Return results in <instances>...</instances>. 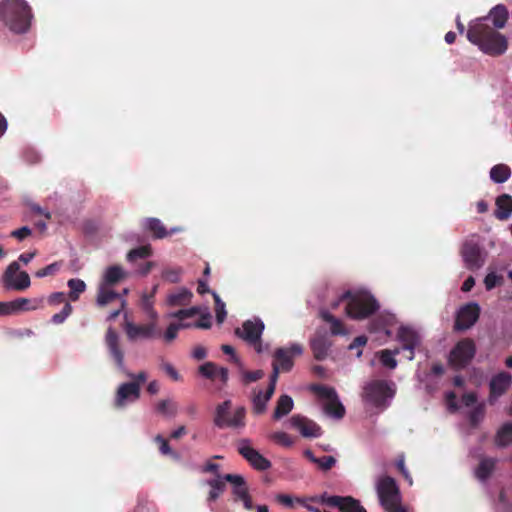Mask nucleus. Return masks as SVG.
Here are the masks:
<instances>
[{"label": "nucleus", "mask_w": 512, "mask_h": 512, "mask_svg": "<svg viewBox=\"0 0 512 512\" xmlns=\"http://www.w3.org/2000/svg\"><path fill=\"white\" fill-rule=\"evenodd\" d=\"M462 402L465 406L471 407L477 402V395L474 392L465 393L462 396Z\"/></svg>", "instance_id": "63"}, {"label": "nucleus", "mask_w": 512, "mask_h": 512, "mask_svg": "<svg viewBox=\"0 0 512 512\" xmlns=\"http://www.w3.org/2000/svg\"><path fill=\"white\" fill-rule=\"evenodd\" d=\"M497 209L494 212L498 220H507L512 214V196L502 194L496 199Z\"/></svg>", "instance_id": "27"}, {"label": "nucleus", "mask_w": 512, "mask_h": 512, "mask_svg": "<svg viewBox=\"0 0 512 512\" xmlns=\"http://www.w3.org/2000/svg\"><path fill=\"white\" fill-rule=\"evenodd\" d=\"M201 309L198 306H193L188 309H180L176 312L169 314V317L176 318L180 322L177 323L179 329H188L194 327V323L185 322L187 318H192L200 313Z\"/></svg>", "instance_id": "28"}, {"label": "nucleus", "mask_w": 512, "mask_h": 512, "mask_svg": "<svg viewBox=\"0 0 512 512\" xmlns=\"http://www.w3.org/2000/svg\"><path fill=\"white\" fill-rule=\"evenodd\" d=\"M290 424L297 429L303 437H319L322 435L321 427L314 421L301 416L293 415L290 418Z\"/></svg>", "instance_id": "18"}, {"label": "nucleus", "mask_w": 512, "mask_h": 512, "mask_svg": "<svg viewBox=\"0 0 512 512\" xmlns=\"http://www.w3.org/2000/svg\"><path fill=\"white\" fill-rule=\"evenodd\" d=\"M511 176V169L506 164L494 165L490 170V178L495 183H504Z\"/></svg>", "instance_id": "36"}, {"label": "nucleus", "mask_w": 512, "mask_h": 512, "mask_svg": "<svg viewBox=\"0 0 512 512\" xmlns=\"http://www.w3.org/2000/svg\"><path fill=\"white\" fill-rule=\"evenodd\" d=\"M398 340L402 343V349L409 352L407 358L414 359L415 348L420 344V337L416 331L408 327H400L397 333Z\"/></svg>", "instance_id": "22"}, {"label": "nucleus", "mask_w": 512, "mask_h": 512, "mask_svg": "<svg viewBox=\"0 0 512 512\" xmlns=\"http://www.w3.org/2000/svg\"><path fill=\"white\" fill-rule=\"evenodd\" d=\"M330 346L331 343L323 335H318L314 337L310 342V347L313 352V356L318 361H322L327 357Z\"/></svg>", "instance_id": "26"}, {"label": "nucleus", "mask_w": 512, "mask_h": 512, "mask_svg": "<svg viewBox=\"0 0 512 512\" xmlns=\"http://www.w3.org/2000/svg\"><path fill=\"white\" fill-rule=\"evenodd\" d=\"M303 353V348L299 344H292L288 348H277L273 354L272 373H276V382L280 372H289L294 365L293 358Z\"/></svg>", "instance_id": "10"}, {"label": "nucleus", "mask_w": 512, "mask_h": 512, "mask_svg": "<svg viewBox=\"0 0 512 512\" xmlns=\"http://www.w3.org/2000/svg\"><path fill=\"white\" fill-rule=\"evenodd\" d=\"M68 287L70 288L69 298L72 301H77L81 293L86 289V284L81 279H70L68 281Z\"/></svg>", "instance_id": "40"}, {"label": "nucleus", "mask_w": 512, "mask_h": 512, "mask_svg": "<svg viewBox=\"0 0 512 512\" xmlns=\"http://www.w3.org/2000/svg\"><path fill=\"white\" fill-rule=\"evenodd\" d=\"M396 467H397L398 471L402 474L404 479L408 482V484L412 485L413 480H412V477H411L409 471L407 470V468L405 466V457L403 454L397 458Z\"/></svg>", "instance_id": "49"}, {"label": "nucleus", "mask_w": 512, "mask_h": 512, "mask_svg": "<svg viewBox=\"0 0 512 512\" xmlns=\"http://www.w3.org/2000/svg\"><path fill=\"white\" fill-rule=\"evenodd\" d=\"M145 228L146 230L151 232L153 237L156 239H163L167 237L169 234L180 231V228H172L170 232L167 231L166 227L160 221V219L154 217L147 218L145 220Z\"/></svg>", "instance_id": "25"}, {"label": "nucleus", "mask_w": 512, "mask_h": 512, "mask_svg": "<svg viewBox=\"0 0 512 512\" xmlns=\"http://www.w3.org/2000/svg\"><path fill=\"white\" fill-rule=\"evenodd\" d=\"M222 479L224 482L227 481L231 483L233 487H238L246 483L244 477L238 474H226Z\"/></svg>", "instance_id": "55"}, {"label": "nucleus", "mask_w": 512, "mask_h": 512, "mask_svg": "<svg viewBox=\"0 0 512 512\" xmlns=\"http://www.w3.org/2000/svg\"><path fill=\"white\" fill-rule=\"evenodd\" d=\"M376 489L380 503L386 511L401 504L399 487L391 476L381 477L377 482Z\"/></svg>", "instance_id": "9"}, {"label": "nucleus", "mask_w": 512, "mask_h": 512, "mask_svg": "<svg viewBox=\"0 0 512 512\" xmlns=\"http://www.w3.org/2000/svg\"><path fill=\"white\" fill-rule=\"evenodd\" d=\"M193 293L187 288H179L168 294L166 304L170 307H183L191 303Z\"/></svg>", "instance_id": "24"}, {"label": "nucleus", "mask_w": 512, "mask_h": 512, "mask_svg": "<svg viewBox=\"0 0 512 512\" xmlns=\"http://www.w3.org/2000/svg\"><path fill=\"white\" fill-rule=\"evenodd\" d=\"M233 494L236 500H242L246 495H248L249 491L246 483L238 487H233Z\"/></svg>", "instance_id": "62"}, {"label": "nucleus", "mask_w": 512, "mask_h": 512, "mask_svg": "<svg viewBox=\"0 0 512 512\" xmlns=\"http://www.w3.org/2000/svg\"><path fill=\"white\" fill-rule=\"evenodd\" d=\"M480 306L475 302H470L462 307L457 312L454 329L457 331H465L471 328L479 319Z\"/></svg>", "instance_id": "16"}, {"label": "nucleus", "mask_w": 512, "mask_h": 512, "mask_svg": "<svg viewBox=\"0 0 512 512\" xmlns=\"http://www.w3.org/2000/svg\"><path fill=\"white\" fill-rule=\"evenodd\" d=\"M151 254H152L151 246L144 245V246H140V247L130 250L129 253L127 254V259L129 261H135L137 259H145V258H148L149 256H151Z\"/></svg>", "instance_id": "42"}, {"label": "nucleus", "mask_w": 512, "mask_h": 512, "mask_svg": "<svg viewBox=\"0 0 512 512\" xmlns=\"http://www.w3.org/2000/svg\"><path fill=\"white\" fill-rule=\"evenodd\" d=\"M509 17L508 9L505 5L498 4L494 8L491 9L489 16L485 17L487 19H491L495 29L504 28Z\"/></svg>", "instance_id": "30"}, {"label": "nucleus", "mask_w": 512, "mask_h": 512, "mask_svg": "<svg viewBox=\"0 0 512 512\" xmlns=\"http://www.w3.org/2000/svg\"><path fill=\"white\" fill-rule=\"evenodd\" d=\"M105 343L108 348L110 356L114 359L117 367L121 370L124 369V352L120 347L119 336L117 332L109 328L106 332Z\"/></svg>", "instance_id": "21"}, {"label": "nucleus", "mask_w": 512, "mask_h": 512, "mask_svg": "<svg viewBox=\"0 0 512 512\" xmlns=\"http://www.w3.org/2000/svg\"><path fill=\"white\" fill-rule=\"evenodd\" d=\"M502 280V277L501 276H498L496 275L495 273L491 272V273H488L485 278H484V284H485V288L487 290H492L493 288H495L498 284H500Z\"/></svg>", "instance_id": "53"}, {"label": "nucleus", "mask_w": 512, "mask_h": 512, "mask_svg": "<svg viewBox=\"0 0 512 512\" xmlns=\"http://www.w3.org/2000/svg\"><path fill=\"white\" fill-rule=\"evenodd\" d=\"M48 302L50 305H58L61 303L65 304V302H66L65 293H63V292L52 293L48 298Z\"/></svg>", "instance_id": "60"}, {"label": "nucleus", "mask_w": 512, "mask_h": 512, "mask_svg": "<svg viewBox=\"0 0 512 512\" xmlns=\"http://www.w3.org/2000/svg\"><path fill=\"white\" fill-rule=\"evenodd\" d=\"M485 415V405L483 403L478 404L472 411L469 413V422L472 427H477L479 423L483 420Z\"/></svg>", "instance_id": "43"}, {"label": "nucleus", "mask_w": 512, "mask_h": 512, "mask_svg": "<svg viewBox=\"0 0 512 512\" xmlns=\"http://www.w3.org/2000/svg\"><path fill=\"white\" fill-rule=\"evenodd\" d=\"M294 402L289 395H281L277 400L276 407L274 409L273 418L279 420L282 417L288 415L293 409Z\"/></svg>", "instance_id": "31"}, {"label": "nucleus", "mask_w": 512, "mask_h": 512, "mask_svg": "<svg viewBox=\"0 0 512 512\" xmlns=\"http://www.w3.org/2000/svg\"><path fill=\"white\" fill-rule=\"evenodd\" d=\"M42 304V300L24 297L8 302H0V316L16 315L21 312L34 311Z\"/></svg>", "instance_id": "15"}, {"label": "nucleus", "mask_w": 512, "mask_h": 512, "mask_svg": "<svg viewBox=\"0 0 512 512\" xmlns=\"http://www.w3.org/2000/svg\"><path fill=\"white\" fill-rule=\"evenodd\" d=\"M399 352V348H396L394 350L384 349L380 351V362L385 367L395 369L397 366V361L395 360L394 357L395 355L399 354Z\"/></svg>", "instance_id": "39"}, {"label": "nucleus", "mask_w": 512, "mask_h": 512, "mask_svg": "<svg viewBox=\"0 0 512 512\" xmlns=\"http://www.w3.org/2000/svg\"><path fill=\"white\" fill-rule=\"evenodd\" d=\"M512 443V423H504L497 431L495 444L498 447H506Z\"/></svg>", "instance_id": "34"}, {"label": "nucleus", "mask_w": 512, "mask_h": 512, "mask_svg": "<svg viewBox=\"0 0 512 512\" xmlns=\"http://www.w3.org/2000/svg\"><path fill=\"white\" fill-rule=\"evenodd\" d=\"M125 277V272L122 267L118 265L110 266L106 269L103 279L100 284L106 286H113L119 283Z\"/></svg>", "instance_id": "32"}, {"label": "nucleus", "mask_w": 512, "mask_h": 512, "mask_svg": "<svg viewBox=\"0 0 512 512\" xmlns=\"http://www.w3.org/2000/svg\"><path fill=\"white\" fill-rule=\"evenodd\" d=\"M276 371L275 373H271L270 380L266 392L263 393L259 390L255 393L252 403H253V412L257 415L263 414L266 411L267 403L272 398L275 388H276Z\"/></svg>", "instance_id": "20"}, {"label": "nucleus", "mask_w": 512, "mask_h": 512, "mask_svg": "<svg viewBox=\"0 0 512 512\" xmlns=\"http://www.w3.org/2000/svg\"><path fill=\"white\" fill-rule=\"evenodd\" d=\"M237 451L255 470L266 471L272 466L270 460L252 447L249 439L239 440Z\"/></svg>", "instance_id": "14"}, {"label": "nucleus", "mask_w": 512, "mask_h": 512, "mask_svg": "<svg viewBox=\"0 0 512 512\" xmlns=\"http://www.w3.org/2000/svg\"><path fill=\"white\" fill-rule=\"evenodd\" d=\"M309 500L338 508L340 512H367L360 502L351 496H337L324 493L321 496L310 497Z\"/></svg>", "instance_id": "11"}, {"label": "nucleus", "mask_w": 512, "mask_h": 512, "mask_svg": "<svg viewBox=\"0 0 512 512\" xmlns=\"http://www.w3.org/2000/svg\"><path fill=\"white\" fill-rule=\"evenodd\" d=\"M476 354V345L473 339L464 338L458 341L448 356L449 365L455 370L465 369Z\"/></svg>", "instance_id": "7"}, {"label": "nucleus", "mask_w": 512, "mask_h": 512, "mask_svg": "<svg viewBox=\"0 0 512 512\" xmlns=\"http://www.w3.org/2000/svg\"><path fill=\"white\" fill-rule=\"evenodd\" d=\"M265 325L259 318L253 320H246L242 324V328H236L235 334L252 345L257 353H262L261 336Z\"/></svg>", "instance_id": "12"}, {"label": "nucleus", "mask_w": 512, "mask_h": 512, "mask_svg": "<svg viewBox=\"0 0 512 512\" xmlns=\"http://www.w3.org/2000/svg\"><path fill=\"white\" fill-rule=\"evenodd\" d=\"M219 367L213 362H206L199 367V373L210 380L217 378V372Z\"/></svg>", "instance_id": "45"}, {"label": "nucleus", "mask_w": 512, "mask_h": 512, "mask_svg": "<svg viewBox=\"0 0 512 512\" xmlns=\"http://www.w3.org/2000/svg\"><path fill=\"white\" fill-rule=\"evenodd\" d=\"M460 253L468 270H478L485 264L486 252L473 240L464 242Z\"/></svg>", "instance_id": "13"}, {"label": "nucleus", "mask_w": 512, "mask_h": 512, "mask_svg": "<svg viewBox=\"0 0 512 512\" xmlns=\"http://www.w3.org/2000/svg\"><path fill=\"white\" fill-rule=\"evenodd\" d=\"M315 464H317L320 470L326 472L335 466L336 459L333 456L318 457Z\"/></svg>", "instance_id": "48"}, {"label": "nucleus", "mask_w": 512, "mask_h": 512, "mask_svg": "<svg viewBox=\"0 0 512 512\" xmlns=\"http://www.w3.org/2000/svg\"><path fill=\"white\" fill-rule=\"evenodd\" d=\"M127 376L133 380V381H131V383L139 384V390H141V385L144 384L147 380V374L144 371H140L137 374L128 372Z\"/></svg>", "instance_id": "58"}, {"label": "nucleus", "mask_w": 512, "mask_h": 512, "mask_svg": "<svg viewBox=\"0 0 512 512\" xmlns=\"http://www.w3.org/2000/svg\"><path fill=\"white\" fill-rule=\"evenodd\" d=\"M152 297H153V295H150V296L145 295L143 297V308L150 314V316L152 318H156L157 313L155 312V310L152 307V304H153Z\"/></svg>", "instance_id": "61"}, {"label": "nucleus", "mask_w": 512, "mask_h": 512, "mask_svg": "<svg viewBox=\"0 0 512 512\" xmlns=\"http://www.w3.org/2000/svg\"><path fill=\"white\" fill-rule=\"evenodd\" d=\"M486 18H481L471 23L467 30V39L490 56L503 55L508 49L507 38L495 28L485 23Z\"/></svg>", "instance_id": "2"}, {"label": "nucleus", "mask_w": 512, "mask_h": 512, "mask_svg": "<svg viewBox=\"0 0 512 512\" xmlns=\"http://www.w3.org/2000/svg\"><path fill=\"white\" fill-rule=\"evenodd\" d=\"M32 234V230L28 226H23L19 229L13 230L10 236L16 238L19 241H23L25 238Z\"/></svg>", "instance_id": "54"}, {"label": "nucleus", "mask_w": 512, "mask_h": 512, "mask_svg": "<svg viewBox=\"0 0 512 512\" xmlns=\"http://www.w3.org/2000/svg\"><path fill=\"white\" fill-rule=\"evenodd\" d=\"M1 284L5 291H25L31 285L30 276L25 271H20L18 262L13 261L8 265L1 277Z\"/></svg>", "instance_id": "8"}, {"label": "nucleus", "mask_w": 512, "mask_h": 512, "mask_svg": "<svg viewBox=\"0 0 512 512\" xmlns=\"http://www.w3.org/2000/svg\"><path fill=\"white\" fill-rule=\"evenodd\" d=\"M395 394L392 385L386 380H372L363 389V398L376 408L384 409L388 406L387 400Z\"/></svg>", "instance_id": "6"}, {"label": "nucleus", "mask_w": 512, "mask_h": 512, "mask_svg": "<svg viewBox=\"0 0 512 512\" xmlns=\"http://www.w3.org/2000/svg\"><path fill=\"white\" fill-rule=\"evenodd\" d=\"M264 377L263 370L246 371L243 373V382L245 384L256 382Z\"/></svg>", "instance_id": "51"}, {"label": "nucleus", "mask_w": 512, "mask_h": 512, "mask_svg": "<svg viewBox=\"0 0 512 512\" xmlns=\"http://www.w3.org/2000/svg\"><path fill=\"white\" fill-rule=\"evenodd\" d=\"M161 369L166 373L167 376H169L173 381H180L182 380L181 375L178 373V371L175 369V367L168 363L164 362L161 364Z\"/></svg>", "instance_id": "52"}, {"label": "nucleus", "mask_w": 512, "mask_h": 512, "mask_svg": "<svg viewBox=\"0 0 512 512\" xmlns=\"http://www.w3.org/2000/svg\"><path fill=\"white\" fill-rule=\"evenodd\" d=\"M73 308L70 303L65 302L62 310L52 316L51 322L54 324H62L71 315Z\"/></svg>", "instance_id": "47"}, {"label": "nucleus", "mask_w": 512, "mask_h": 512, "mask_svg": "<svg viewBox=\"0 0 512 512\" xmlns=\"http://www.w3.org/2000/svg\"><path fill=\"white\" fill-rule=\"evenodd\" d=\"M0 19L11 31L25 33L31 24V8L25 0H5L0 3Z\"/></svg>", "instance_id": "3"}, {"label": "nucleus", "mask_w": 512, "mask_h": 512, "mask_svg": "<svg viewBox=\"0 0 512 512\" xmlns=\"http://www.w3.org/2000/svg\"><path fill=\"white\" fill-rule=\"evenodd\" d=\"M211 327V315L203 314L200 319L194 322V328L209 329Z\"/></svg>", "instance_id": "57"}, {"label": "nucleus", "mask_w": 512, "mask_h": 512, "mask_svg": "<svg viewBox=\"0 0 512 512\" xmlns=\"http://www.w3.org/2000/svg\"><path fill=\"white\" fill-rule=\"evenodd\" d=\"M344 300H347L345 306L347 316L355 320L370 317L380 307L376 298L370 292L364 290L356 292L347 291L340 297V301Z\"/></svg>", "instance_id": "4"}, {"label": "nucleus", "mask_w": 512, "mask_h": 512, "mask_svg": "<svg viewBox=\"0 0 512 512\" xmlns=\"http://www.w3.org/2000/svg\"><path fill=\"white\" fill-rule=\"evenodd\" d=\"M486 18H481L471 23L467 30V39L490 56L503 55L508 49L507 38L495 28L485 23Z\"/></svg>", "instance_id": "1"}, {"label": "nucleus", "mask_w": 512, "mask_h": 512, "mask_svg": "<svg viewBox=\"0 0 512 512\" xmlns=\"http://www.w3.org/2000/svg\"><path fill=\"white\" fill-rule=\"evenodd\" d=\"M179 327L177 325V323H171L166 331H165V334H164V339L166 342H171L173 341L176 337H177V334H178V331H179Z\"/></svg>", "instance_id": "56"}, {"label": "nucleus", "mask_w": 512, "mask_h": 512, "mask_svg": "<svg viewBox=\"0 0 512 512\" xmlns=\"http://www.w3.org/2000/svg\"><path fill=\"white\" fill-rule=\"evenodd\" d=\"M320 316L325 322L330 323V331L333 335L345 334V328L342 321L333 316L329 311H321Z\"/></svg>", "instance_id": "37"}, {"label": "nucleus", "mask_w": 512, "mask_h": 512, "mask_svg": "<svg viewBox=\"0 0 512 512\" xmlns=\"http://www.w3.org/2000/svg\"><path fill=\"white\" fill-rule=\"evenodd\" d=\"M56 267H57V265L55 263L47 265L46 267L38 270L36 272V276L39 277V278H42V277L51 275L56 270Z\"/></svg>", "instance_id": "64"}, {"label": "nucleus", "mask_w": 512, "mask_h": 512, "mask_svg": "<svg viewBox=\"0 0 512 512\" xmlns=\"http://www.w3.org/2000/svg\"><path fill=\"white\" fill-rule=\"evenodd\" d=\"M324 412L336 419H342L345 415V408L343 404L339 401L338 395L336 398H333L327 401L323 406Z\"/></svg>", "instance_id": "35"}, {"label": "nucleus", "mask_w": 512, "mask_h": 512, "mask_svg": "<svg viewBox=\"0 0 512 512\" xmlns=\"http://www.w3.org/2000/svg\"><path fill=\"white\" fill-rule=\"evenodd\" d=\"M126 333L129 339L135 340L141 338H152L155 333V324L135 325L133 323L126 324Z\"/></svg>", "instance_id": "23"}, {"label": "nucleus", "mask_w": 512, "mask_h": 512, "mask_svg": "<svg viewBox=\"0 0 512 512\" xmlns=\"http://www.w3.org/2000/svg\"><path fill=\"white\" fill-rule=\"evenodd\" d=\"M156 409L159 413L163 415H171L174 416L177 413V406L170 400H161L158 402Z\"/></svg>", "instance_id": "46"}, {"label": "nucleus", "mask_w": 512, "mask_h": 512, "mask_svg": "<svg viewBox=\"0 0 512 512\" xmlns=\"http://www.w3.org/2000/svg\"><path fill=\"white\" fill-rule=\"evenodd\" d=\"M140 397L138 383L126 382L122 383L115 395V406L117 408L124 407L128 402H134Z\"/></svg>", "instance_id": "19"}, {"label": "nucleus", "mask_w": 512, "mask_h": 512, "mask_svg": "<svg viewBox=\"0 0 512 512\" xmlns=\"http://www.w3.org/2000/svg\"><path fill=\"white\" fill-rule=\"evenodd\" d=\"M232 402L225 400L217 405L214 415V425L220 429L224 428H238L245 425L246 410L244 407H238L233 414H231Z\"/></svg>", "instance_id": "5"}, {"label": "nucleus", "mask_w": 512, "mask_h": 512, "mask_svg": "<svg viewBox=\"0 0 512 512\" xmlns=\"http://www.w3.org/2000/svg\"><path fill=\"white\" fill-rule=\"evenodd\" d=\"M272 438L278 444H281L285 447H290L294 444L293 439L285 432H276L273 434Z\"/></svg>", "instance_id": "50"}, {"label": "nucleus", "mask_w": 512, "mask_h": 512, "mask_svg": "<svg viewBox=\"0 0 512 512\" xmlns=\"http://www.w3.org/2000/svg\"><path fill=\"white\" fill-rule=\"evenodd\" d=\"M511 383L512 377L508 372H500L493 376L489 383V404L493 405L499 397L504 395Z\"/></svg>", "instance_id": "17"}, {"label": "nucleus", "mask_w": 512, "mask_h": 512, "mask_svg": "<svg viewBox=\"0 0 512 512\" xmlns=\"http://www.w3.org/2000/svg\"><path fill=\"white\" fill-rule=\"evenodd\" d=\"M211 293L215 303L216 320L218 323H222L224 322L227 315V312L225 310V303L221 300V298L216 292Z\"/></svg>", "instance_id": "44"}, {"label": "nucleus", "mask_w": 512, "mask_h": 512, "mask_svg": "<svg viewBox=\"0 0 512 512\" xmlns=\"http://www.w3.org/2000/svg\"><path fill=\"white\" fill-rule=\"evenodd\" d=\"M155 441L157 443H159V445H160L159 449L162 454H164V455L171 454L172 450L170 448L168 441L165 438H163L161 435H157L155 437Z\"/></svg>", "instance_id": "59"}, {"label": "nucleus", "mask_w": 512, "mask_h": 512, "mask_svg": "<svg viewBox=\"0 0 512 512\" xmlns=\"http://www.w3.org/2000/svg\"><path fill=\"white\" fill-rule=\"evenodd\" d=\"M497 459L491 457H482L475 469V476L480 481H486L495 470Z\"/></svg>", "instance_id": "29"}, {"label": "nucleus", "mask_w": 512, "mask_h": 512, "mask_svg": "<svg viewBox=\"0 0 512 512\" xmlns=\"http://www.w3.org/2000/svg\"><path fill=\"white\" fill-rule=\"evenodd\" d=\"M311 391L314 392L318 397L326 399L327 401L336 398V390L332 387H327L321 384H313L310 387Z\"/></svg>", "instance_id": "41"}, {"label": "nucleus", "mask_w": 512, "mask_h": 512, "mask_svg": "<svg viewBox=\"0 0 512 512\" xmlns=\"http://www.w3.org/2000/svg\"><path fill=\"white\" fill-rule=\"evenodd\" d=\"M116 299H120V295L117 292L113 291L110 288V286H106L103 284L99 285L96 299L98 306L104 307Z\"/></svg>", "instance_id": "33"}, {"label": "nucleus", "mask_w": 512, "mask_h": 512, "mask_svg": "<svg viewBox=\"0 0 512 512\" xmlns=\"http://www.w3.org/2000/svg\"><path fill=\"white\" fill-rule=\"evenodd\" d=\"M208 485L211 487L207 501L209 503L216 501L219 496L224 492L226 485L223 479H213L208 481Z\"/></svg>", "instance_id": "38"}]
</instances>
